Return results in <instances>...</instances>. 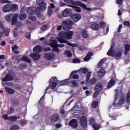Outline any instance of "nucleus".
<instances>
[{
	"label": "nucleus",
	"instance_id": "nucleus-1",
	"mask_svg": "<svg viewBox=\"0 0 130 130\" xmlns=\"http://www.w3.org/2000/svg\"><path fill=\"white\" fill-rule=\"evenodd\" d=\"M74 35V31H70L68 32H61L59 34V37L58 38V41L60 43H66L69 46H72V47H76L77 46L76 45L74 44H72L71 43H69L64 39H67V40H70L73 38V36Z\"/></svg>",
	"mask_w": 130,
	"mask_h": 130
},
{
	"label": "nucleus",
	"instance_id": "nucleus-2",
	"mask_svg": "<svg viewBox=\"0 0 130 130\" xmlns=\"http://www.w3.org/2000/svg\"><path fill=\"white\" fill-rule=\"evenodd\" d=\"M64 3H66V4H70L71 5H74V6H80L85 10H86V11H94V9H90L88 8H87V5L82 3L81 2L79 1H76L74 2L73 0H63Z\"/></svg>",
	"mask_w": 130,
	"mask_h": 130
},
{
	"label": "nucleus",
	"instance_id": "nucleus-3",
	"mask_svg": "<svg viewBox=\"0 0 130 130\" xmlns=\"http://www.w3.org/2000/svg\"><path fill=\"white\" fill-rule=\"evenodd\" d=\"M51 46L52 47L53 51H56V52H59V50L57 49L58 47H64V44L57 45V41L55 40L54 38H51L49 40Z\"/></svg>",
	"mask_w": 130,
	"mask_h": 130
},
{
	"label": "nucleus",
	"instance_id": "nucleus-4",
	"mask_svg": "<svg viewBox=\"0 0 130 130\" xmlns=\"http://www.w3.org/2000/svg\"><path fill=\"white\" fill-rule=\"evenodd\" d=\"M107 54L109 56H110L112 57L114 56L115 55V58L116 59H119V58L121 57V52L120 51L115 52V51H113V46H111Z\"/></svg>",
	"mask_w": 130,
	"mask_h": 130
},
{
	"label": "nucleus",
	"instance_id": "nucleus-5",
	"mask_svg": "<svg viewBox=\"0 0 130 130\" xmlns=\"http://www.w3.org/2000/svg\"><path fill=\"white\" fill-rule=\"evenodd\" d=\"M18 19V14H9L5 17V20L8 22H10L12 20V25H15L17 23V20Z\"/></svg>",
	"mask_w": 130,
	"mask_h": 130
},
{
	"label": "nucleus",
	"instance_id": "nucleus-6",
	"mask_svg": "<svg viewBox=\"0 0 130 130\" xmlns=\"http://www.w3.org/2000/svg\"><path fill=\"white\" fill-rule=\"evenodd\" d=\"M73 22L71 20H65L62 23V27L65 30V31H69L73 27Z\"/></svg>",
	"mask_w": 130,
	"mask_h": 130
},
{
	"label": "nucleus",
	"instance_id": "nucleus-7",
	"mask_svg": "<svg viewBox=\"0 0 130 130\" xmlns=\"http://www.w3.org/2000/svg\"><path fill=\"white\" fill-rule=\"evenodd\" d=\"M79 123L82 127H86L88 124V119L86 116H81L78 118Z\"/></svg>",
	"mask_w": 130,
	"mask_h": 130
},
{
	"label": "nucleus",
	"instance_id": "nucleus-8",
	"mask_svg": "<svg viewBox=\"0 0 130 130\" xmlns=\"http://www.w3.org/2000/svg\"><path fill=\"white\" fill-rule=\"evenodd\" d=\"M26 12L29 15H37V9L35 7H28L26 9Z\"/></svg>",
	"mask_w": 130,
	"mask_h": 130
},
{
	"label": "nucleus",
	"instance_id": "nucleus-9",
	"mask_svg": "<svg viewBox=\"0 0 130 130\" xmlns=\"http://www.w3.org/2000/svg\"><path fill=\"white\" fill-rule=\"evenodd\" d=\"M69 125L72 128H77L78 127V121L76 119H73L69 122Z\"/></svg>",
	"mask_w": 130,
	"mask_h": 130
},
{
	"label": "nucleus",
	"instance_id": "nucleus-10",
	"mask_svg": "<svg viewBox=\"0 0 130 130\" xmlns=\"http://www.w3.org/2000/svg\"><path fill=\"white\" fill-rule=\"evenodd\" d=\"M115 100H116L118 98V96H121L122 95V87L120 86L115 90Z\"/></svg>",
	"mask_w": 130,
	"mask_h": 130
},
{
	"label": "nucleus",
	"instance_id": "nucleus-11",
	"mask_svg": "<svg viewBox=\"0 0 130 130\" xmlns=\"http://www.w3.org/2000/svg\"><path fill=\"white\" fill-rule=\"evenodd\" d=\"M73 14L72 9H66L62 12V15L63 17H70Z\"/></svg>",
	"mask_w": 130,
	"mask_h": 130
},
{
	"label": "nucleus",
	"instance_id": "nucleus-12",
	"mask_svg": "<svg viewBox=\"0 0 130 130\" xmlns=\"http://www.w3.org/2000/svg\"><path fill=\"white\" fill-rule=\"evenodd\" d=\"M125 102V98L124 96H121L118 101V104L115 105V102H114L113 105L115 107H117V106H121Z\"/></svg>",
	"mask_w": 130,
	"mask_h": 130
},
{
	"label": "nucleus",
	"instance_id": "nucleus-13",
	"mask_svg": "<svg viewBox=\"0 0 130 130\" xmlns=\"http://www.w3.org/2000/svg\"><path fill=\"white\" fill-rule=\"evenodd\" d=\"M73 76V73H71L69 79L64 80L60 82V84L61 86H63L64 85H69V84L72 83V77Z\"/></svg>",
	"mask_w": 130,
	"mask_h": 130
},
{
	"label": "nucleus",
	"instance_id": "nucleus-14",
	"mask_svg": "<svg viewBox=\"0 0 130 130\" xmlns=\"http://www.w3.org/2000/svg\"><path fill=\"white\" fill-rule=\"evenodd\" d=\"M47 4L45 3V2H42L41 4H40L39 6V7H38V10H40V11H42V12H44V11H46V9L47 8L46 7V5Z\"/></svg>",
	"mask_w": 130,
	"mask_h": 130
},
{
	"label": "nucleus",
	"instance_id": "nucleus-15",
	"mask_svg": "<svg viewBox=\"0 0 130 130\" xmlns=\"http://www.w3.org/2000/svg\"><path fill=\"white\" fill-rule=\"evenodd\" d=\"M29 56H30V57H31V58L34 60H38L41 58V55L38 53H32L29 55Z\"/></svg>",
	"mask_w": 130,
	"mask_h": 130
},
{
	"label": "nucleus",
	"instance_id": "nucleus-16",
	"mask_svg": "<svg viewBox=\"0 0 130 130\" xmlns=\"http://www.w3.org/2000/svg\"><path fill=\"white\" fill-rule=\"evenodd\" d=\"M72 19L74 22H78V21H80L82 19V16L79 14H75L72 16Z\"/></svg>",
	"mask_w": 130,
	"mask_h": 130
},
{
	"label": "nucleus",
	"instance_id": "nucleus-17",
	"mask_svg": "<svg viewBox=\"0 0 130 130\" xmlns=\"http://www.w3.org/2000/svg\"><path fill=\"white\" fill-rule=\"evenodd\" d=\"M13 80H14V77L11 74H8L3 78L2 81L3 82H7L8 81H13Z\"/></svg>",
	"mask_w": 130,
	"mask_h": 130
},
{
	"label": "nucleus",
	"instance_id": "nucleus-18",
	"mask_svg": "<svg viewBox=\"0 0 130 130\" xmlns=\"http://www.w3.org/2000/svg\"><path fill=\"white\" fill-rule=\"evenodd\" d=\"M11 11V5L7 4L3 8L4 13H10Z\"/></svg>",
	"mask_w": 130,
	"mask_h": 130
},
{
	"label": "nucleus",
	"instance_id": "nucleus-19",
	"mask_svg": "<svg viewBox=\"0 0 130 130\" xmlns=\"http://www.w3.org/2000/svg\"><path fill=\"white\" fill-rule=\"evenodd\" d=\"M97 82V80L96 78H92L90 79L89 81L88 80L87 82H86V86H91V85H93L95 84Z\"/></svg>",
	"mask_w": 130,
	"mask_h": 130
},
{
	"label": "nucleus",
	"instance_id": "nucleus-20",
	"mask_svg": "<svg viewBox=\"0 0 130 130\" xmlns=\"http://www.w3.org/2000/svg\"><path fill=\"white\" fill-rule=\"evenodd\" d=\"M105 74H106V71H105L104 69H100L98 72V75L100 78H103L105 75Z\"/></svg>",
	"mask_w": 130,
	"mask_h": 130
},
{
	"label": "nucleus",
	"instance_id": "nucleus-21",
	"mask_svg": "<svg viewBox=\"0 0 130 130\" xmlns=\"http://www.w3.org/2000/svg\"><path fill=\"white\" fill-rule=\"evenodd\" d=\"M55 55L54 53H50V54H45L44 57L46 58V59H52L54 58Z\"/></svg>",
	"mask_w": 130,
	"mask_h": 130
},
{
	"label": "nucleus",
	"instance_id": "nucleus-22",
	"mask_svg": "<svg viewBox=\"0 0 130 130\" xmlns=\"http://www.w3.org/2000/svg\"><path fill=\"white\" fill-rule=\"evenodd\" d=\"M103 86L102 84L99 83H97L95 87V92H100L102 90Z\"/></svg>",
	"mask_w": 130,
	"mask_h": 130
},
{
	"label": "nucleus",
	"instance_id": "nucleus-23",
	"mask_svg": "<svg viewBox=\"0 0 130 130\" xmlns=\"http://www.w3.org/2000/svg\"><path fill=\"white\" fill-rule=\"evenodd\" d=\"M34 52L38 53V52H41L42 51V47L40 46H36L33 49Z\"/></svg>",
	"mask_w": 130,
	"mask_h": 130
},
{
	"label": "nucleus",
	"instance_id": "nucleus-24",
	"mask_svg": "<svg viewBox=\"0 0 130 130\" xmlns=\"http://www.w3.org/2000/svg\"><path fill=\"white\" fill-rule=\"evenodd\" d=\"M93 55V53H92V52H89L87 53L86 56H85L84 58V61H88L89 60L90 58H91V57Z\"/></svg>",
	"mask_w": 130,
	"mask_h": 130
},
{
	"label": "nucleus",
	"instance_id": "nucleus-25",
	"mask_svg": "<svg viewBox=\"0 0 130 130\" xmlns=\"http://www.w3.org/2000/svg\"><path fill=\"white\" fill-rule=\"evenodd\" d=\"M58 119H59V116L58 115H54L50 118V120L53 122L57 121Z\"/></svg>",
	"mask_w": 130,
	"mask_h": 130
},
{
	"label": "nucleus",
	"instance_id": "nucleus-26",
	"mask_svg": "<svg viewBox=\"0 0 130 130\" xmlns=\"http://www.w3.org/2000/svg\"><path fill=\"white\" fill-rule=\"evenodd\" d=\"M5 89L8 94L10 95H13V94L15 93V90L11 88L6 87Z\"/></svg>",
	"mask_w": 130,
	"mask_h": 130
},
{
	"label": "nucleus",
	"instance_id": "nucleus-27",
	"mask_svg": "<svg viewBox=\"0 0 130 130\" xmlns=\"http://www.w3.org/2000/svg\"><path fill=\"white\" fill-rule=\"evenodd\" d=\"M11 11H12V12H16V11H18V5L12 4L11 5Z\"/></svg>",
	"mask_w": 130,
	"mask_h": 130
},
{
	"label": "nucleus",
	"instance_id": "nucleus-28",
	"mask_svg": "<svg viewBox=\"0 0 130 130\" xmlns=\"http://www.w3.org/2000/svg\"><path fill=\"white\" fill-rule=\"evenodd\" d=\"M91 28L93 30H98L99 28H100V26H99V24L97 23H94L91 25Z\"/></svg>",
	"mask_w": 130,
	"mask_h": 130
},
{
	"label": "nucleus",
	"instance_id": "nucleus-29",
	"mask_svg": "<svg viewBox=\"0 0 130 130\" xmlns=\"http://www.w3.org/2000/svg\"><path fill=\"white\" fill-rule=\"evenodd\" d=\"M115 84V80H111L108 84V88L109 89Z\"/></svg>",
	"mask_w": 130,
	"mask_h": 130
},
{
	"label": "nucleus",
	"instance_id": "nucleus-30",
	"mask_svg": "<svg viewBox=\"0 0 130 130\" xmlns=\"http://www.w3.org/2000/svg\"><path fill=\"white\" fill-rule=\"evenodd\" d=\"M18 118H20V117H17L16 116H11L9 117V120L10 121H16Z\"/></svg>",
	"mask_w": 130,
	"mask_h": 130
},
{
	"label": "nucleus",
	"instance_id": "nucleus-31",
	"mask_svg": "<svg viewBox=\"0 0 130 130\" xmlns=\"http://www.w3.org/2000/svg\"><path fill=\"white\" fill-rule=\"evenodd\" d=\"M82 35L83 38H89V34H88V32L86 31V30H83L82 32Z\"/></svg>",
	"mask_w": 130,
	"mask_h": 130
},
{
	"label": "nucleus",
	"instance_id": "nucleus-32",
	"mask_svg": "<svg viewBox=\"0 0 130 130\" xmlns=\"http://www.w3.org/2000/svg\"><path fill=\"white\" fill-rule=\"evenodd\" d=\"M19 19L21 21L26 20V19H27V15H26L25 14H21L19 16Z\"/></svg>",
	"mask_w": 130,
	"mask_h": 130
},
{
	"label": "nucleus",
	"instance_id": "nucleus-33",
	"mask_svg": "<svg viewBox=\"0 0 130 130\" xmlns=\"http://www.w3.org/2000/svg\"><path fill=\"white\" fill-rule=\"evenodd\" d=\"M130 51V45L127 44L125 46V54H127Z\"/></svg>",
	"mask_w": 130,
	"mask_h": 130
},
{
	"label": "nucleus",
	"instance_id": "nucleus-34",
	"mask_svg": "<svg viewBox=\"0 0 130 130\" xmlns=\"http://www.w3.org/2000/svg\"><path fill=\"white\" fill-rule=\"evenodd\" d=\"M10 130H19L20 129V126L18 125H12L10 128Z\"/></svg>",
	"mask_w": 130,
	"mask_h": 130
},
{
	"label": "nucleus",
	"instance_id": "nucleus-35",
	"mask_svg": "<svg viewBox=\"0 0 130 130\" xmlns=\"http://www.w3.org/2000/svg\"><path fill=\"white\" fill-rule=\"evenodd\" d=\"M28 19L31 21H36L37 20V18L35 16H34V14L29 15L28 16Z\"/></svg>",
	"mask_w": 130,
	"mask_h": 130
},
{
	"label": "nucleus",
	"instance_id": "nucleus-36",
	"mask_svg": "<svg viewBox=\"0 0 130 130\" xmlns=\"http://www.w3.org/2000/svg\"><path fill=\"white\" fill-rule=\"evenodd\" d=\"M21 60H23V61H26V62H31V60H30L26 56H23L21 58Z\"/></svg>",
	"mask_w": 130,
	"mask_h": 130
},
{
	"label": "nucleus",
	"instance_id": "nucleus-37",
	"mask_svg": "<svg viewBox=\"0 0 130 130\" xmlns=\"http://www.w3.org/2000/svg\"><path fill=\"white\" fill-rule=\"evenodd\" d=\"M80 71L85 75L88 73V69L86 68H81L80 69Z\"/></svg>",
	"mask_w": 130,
	"mask_h": 130
},
{
	"label": "nucleus",
	"instance_id": "nucleus-38",
	"mask_svg": "<svg viewBox=\"0 0 130 130\" xmlns=\"http://www.w3.org/2000/svg\"><path fill=\"white\" fill-rule=\"evenodd\" d=\"M52 13H53V10H52V9L51 7H49L48 8V16H51L52 14Z\"/></svg>",
	"mask_w": 130,
	"mask_h": 130
},
{
	"label": "nucleus",
	"instance_id": "nucleus-39",
	"mask_svg": "<svg viewBox=\"0 0 130 130\" xmlns=\"http://www.w3.org/2000/svg\"><path fill=\"white\" fill-rule=\"evenodd\" d=\"M93 127L95 130H98L100 128V125L97 123H94L93 124Z\"/></svg>",
	"mask_w": 130,
	"mask_h": 130
},
{
	"label": "nucleus",
	"instance_id": "nucleus-40",
	"mask_svg": "<svg viewBox=\"0 0 130 130\" xmlns=\"http://www.w3.org/2000/svg\"><path fill=\"white\" fill-rule=\"evenodd\" d=\"M126 102L128 104H130V91L127 94Z\"/></svg>",
	"mask_w": 130,
	"mask_h": 130
},
{
	"label": "nucleus",
	"instance_id": "nucleus-41",
	"mask_svg": "<svg viewBox=\"0 0 130 130\" xmlns=\"http://www.w3.org/2000/svg\"><path fill=\"white\" fill-rule=\"evenodd\" d=\"M10 29L9 28H6L5 29V35L6 36H9V33H10Z\"/></svg>",
	"mask_w": 130,
	"mask_h": 130
},
{
	"label": "nucleus",
	"instance_id": "nucleus-42",
	"mask_svg": "<svg viewBox=\"0 0 130 130\" xmlns=\"http://www.w3.org/2000/svg\"><path fill=\"white\" fill-rule=\"evenodd\" d=\"M74 11H75V12H77V13H81V12H82V10H81V8L78 7H74Z\"/></svg>",
	"mask_w": 130,
	"mask_h": 130
},
{
	"label": "nucleus",
	"instance_id": "nucleus-43",
	"mask_svg": "<svg viewBox=\"0 0 130 130\" xmlns=\"http://www.w3.org/2000/svg\"><path fill=\"white\" fill-rule=\"evenodd\" d=\"M64 54L66 55H67V56H69V57H72V52L69 51H66Z\"/></svg>",
	"mask_w": 130,
	"mask_h": 130
},
{
	"label": "nucleus",
	"instance_id": "nucleus-44",
	"mask_svg": "<svg viewBox=\"0 0 130 130\" xmlns=\"http://www.w3.org/2000/svg\"><path fill=\"white\" fill-rule=\"evenodd\" d=\"M9 116L8 114H4L2 115V118L3 119H5V120H9Z\"/></svg>",
	"mask_w": 130,
	"mask_h": 130
},
{
	"label": "nucleus",
	"instance_id": "nucleus-45",
	"mask_svg": "<svg viewBox=\"0 0 130 130\" xmlns=\"http://www.w3.org/2000/svg\"><path fill=\"white\" fill-rule=\"evenodd\" d=\"M90 78H91V72H88L86 76V82H87L90 80Z\"/></svg>",
	"mask_w": 130,
	"mask_h": 130
},
{
	"label": "nucleus",
	"instance_id": "nucleus-46",
	"mask_svg": "<svg viewBox=\"0 0 130 130\" xmlns=\"http://www.w3.org/2000/svg\"><path fill=\"white\" fill-rule=\"evenodd\" d=\"M48 29V27H47V25H44L41 27V29L42 31H46Z\"/></svg>",
	"mask_w": 130,
	"mask_h": 130
},
{
	"label": "nucleus",
	"instance_id": "nucleus-47",
	"mask_svg": "<svg viewBox=\"0 0 130 130\" xmlns=\"http://www.w3.org/2000/svg\"><path fill=\"white\" fill-rule=\"evenodd\" d=\"M57 85V83H56V82H53L52 83V85H51L52 89H54V88H55V87H56Z\"/></svg>",
	"mask_w": 130,
	"mask_h": 130
},
{
	"label": "nucleus",
	"instance_id": "nucleus-48",
	"mask_svg": "<svg viewBox=\"0 0 130 130\" xmlns=\"http://www.w3.org/2000/svg\"><path fill=\"white\" fill-rule=\"evenodd\" d=\"M98 106V102H94L92 103V107L93 108H96Z\"/></svg>",
	"mask_w": 130,
	"mask_h": 130
},
{
	"label": "nucleus",
	"instance_id": "nucleus-49",
	"mask_svg": "<svg viewBox=\"0 0 130 130\" xmlns=\"http://www.w3.org/2000/svg\"><path fill=\"white\" fill-rule=\"evenodd\" d=\"M74 63H80L81 62V60L79 59H75L73 61Z\"/></svg>",
	"mask_w": 130,
	"mask_h": 130
},
{
	"label": "nucleus",
	"instance_id": "nucleus-50",
	"mask_svg": "<svg viewBox=\"0 0 130 130\" xmlns=\"http://www.w3.org/2000/svg\"><path fill=\"white\" fill-rule=\"evenodd\" d=\"M43 0H36V4L38 5V6H39L42 4V3H44Z\"/></svg>",
	"mask_w": 130,
	"mask_h": 130
},
{
	"label": "nucleus",
	"instance_id": "nucleus-51",
	"mask_svg": "<svg viewBox=\"0 0 130 130\" xmlns=\"http://www.w3.org/2000/svg\"><path fill=\"white\" fill-rule=\"evenodd\" d=\"M106 26V23H105V22H102L100 23V27H101V28H105Z\"/></svg>",
	"mask_w": 130,
	"mask_h": 130
},
{
	"label": "nucleus",
	"instance_id": "nucleus-52",
	"mask_svg": "<svg viewBox=\"0 0 130 130\" xmlns=\"http://www.w3.org/2000/svg\"><path fill=\"white\" fill-rule=\"evenodd\" d=\"M105 61V59H102L99 63V67H101L103 64V62Z\"/></svg>",
	"mask_w": 130,
	"mask_h": 130
},
{
	"label": "nucleus",
	"instance_id": "nucleus-53",
	"mask_svg": "<svg viewBox=\"0 0 130 130\" xmlns=\"http://www.w3.org/2000/svg\"><path fill=\"white\" fill-rule=\"evenodd\" d=\"M123 25L125 26H128V27H130V23L129 21H124L123 22Z\"/></svg>",
	"mask_w": 130,
	"mask_h": 130
},
{
	"label": "nucleus",
	"instance_id": "nucleus-54",
	"mask_svg": "<svg viewBox=\"0 0 130 130\" xmlns=\"http://www.w3.org/2000/svg\"><path fill=\"white\" fill-rule=\"evenodd\" d=\"M50 50H51V49L49 47H45L44 48V51H45V52L47 51H50Z\"/></svg>",
	"mask_w": 130,
	"mask_h": 130
},
{
	"label": "nucleus",
	"instance_id": "nucleus-55",
	"mask_svg": "<svg viewBox=\"0 0 130 130\" xmlns=\"http://www.w3.org/2000/svg\"><path fill=\"white\" fill-rule=\"evenodd\" d=\"M117 4L118 5H122L123 4V0H117Z\"/></svg>",
	"mask_w": 130,
	"mask_h": 130
},
{
	"label": "nucleus",
	"instance_id": "nucleus-56",
	"mask_svg": "<svg viewBox=\"0 0 130 130\" xmlns=\"http://www.w3.org/2000/svg\"><path fill=\"white\" fill-rule=\"evenodd\" d=\"M14 113V108H11L10 110L8 112V114H11V113Z\"/></svg>",
	"mask_w": 130,
	"mask_h": 130
},
{
	"label": "nucleus",
	"instance_id": "nucleus-57",
	"mask_svg": "<svg viewBox=\"0 0 130 130\" xmlns=\"http://www.w3.org/2000/svg\"><path fill=\"white\" fill-rule=\"evenodd\" d=\"M60 114H64V110L63 109V107L60 108Z\"/></svg>",
	"mask_w": 130,
	"mask_h": 130
},
{
	"label": "nucleus",
	"instance_id": "nucleus-58",
	"mask_svg": "<svg viewBox=\"0 0 130 130\" xmlns=\"http://www.w3.org/2000/svg\"><path fill=\"white\" fill-rule=\"evenodd\" d=\"M98 95H99V92H95L93 94V98H96L97 97Z\"/></svg>",
	"mask_w": 130,
	"mask_h": 130
},
{
	"label": "nucleus",
	"instance_id": "nucleus-59",
	"mask_svg": "<svg viewBox=\"0 0 130 130\" xmlns=\"http://www.w3.org/2000/svg\"><path fill=\"white\" fill-rule=\"evenodd\" d=\"M72 85H73V86H74V87H78V83H77V82H76V81H73L72 82Z\"/></svg>",
	"mask_w": 130,
	"mask_h": 130
},
{
	"label": "nucleus",
	"instance_id": "nucleus-60",
	"mask_svg": "<svg viewBox=\"0 0 130 130\" xmlns=\"http://www.w3.org/2000/svg\"><path fill=\"white\" fill-rule=\"evenodd\" d=\"M12 48L13 51H14V50L15 49L16 50L17 49H18L19 47L17 46H16V45H14V47H12Z\"/></svg>",
	"mask_w": 130,
	"mask_h": 130
},
{
	"label": "nucleus",
	"instance_id": "nucleus-61",
	"mask_svg": "<svg viewBox=\"0 0 130 130\" xmlns=\"http://www.w3.org/2000/svg\"><path fill=\"white\" fill-rule=\"evenodd\" d=\"M57 79H56V77H52L51 78V79H50V81L51 82H53V81H57Z\"/></svg>",
	"mask_w": 130,
	"mask_h": 130
},
{
	"label": "nucleus",
	"instance_id": "nucleus-62",
	"mask_svg": "<svg viewBox=\"0 0 130 130\" xmlns=\"http://www.w3.org/2000/svg\"><path fill=\"white\" fill-rule=\"evenodd\" d=\"M0 44L2 46H5V45H6V41H1V42L0 43Z\"/></svg>",
	"mask_w": 130,
	"mask_h": 130
},
{
	"label": "nucleus",
	"instance_id": "nucleus-63",
	"mask_svg": "<svg viewBox=\"0 0 130 130\" xmlns=\"http://www.w3.org/2000/svg\"><path fill=\"white\" fill-rule=\"evenodd\" d=\"M95 121V120H94V118H90L89 119V122L90 123H93Z\"/></svg>",
	"mask_w": 130,
	"mask_h": 130
},
{
	"label": "nucleus",
	"instance_id": "nucleus-64",
	"mask_svg": "<svg viewBox=\"0 0 130 130\" xmlns=\"http://www.w3.org/2000/svg\"><path fill=\"white\" fill-rule=\"evenodd\" d=\"M59 6L60 7H64V6H66V4L63 2H59Z\"/></svg>",
	"mask_w": 130,
	"mask_h": 130
}]
</instances>
